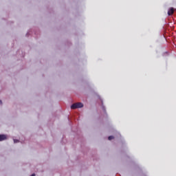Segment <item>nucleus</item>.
I'll return each instance as SVG.
<instances>
[{
	"label": "nucleus",
	"instance_id": "nucleus-1",
	"mask_svg": "<svg viewBox=\"0 0 176 176\" xmlns=\"http://www.w3.org/2000/svg\"><path fill=\"white\" fill-rule=\"evenodd\" d=\"M78 108H83V103L82 102L74 103L71 106V109H76Z\"/></svg>",
	"mask_w": 176,
	"mask_h": 176
},
{
	"label": "nucleus",
	"instance_id": "nucleus-2",
	"mask_svg": "<svg viewBox=\"0 0 176 176\" xmlns=\"http://www.w3.org/2000/svg\"><path fill=\"white\" fill-rule=\"evenodd\" d=\"M173 14H174V8H170L168 11V16H173Z\"/></svg>",
	"mask_w": 176,
	"mask_h": 176
},
{
	"label": "nucleus",
	"instance_id": "nucleus-3",
	"mask_svg": "<svg viewBox=\"0 0 176 176\" xmlns=\"http://www.w3.org/2000/svg\"><path fill=\"white\" fill-rule=\"evenodd\" d=\"M5 140H6V135H0V141H5Z\"/></svg>",
	"mask_w": 176,
	"mask_h": 176
},
{
	"label": "nucleus",
	"instance_id": "nucleus-4",
	"mask_svg": "<svg viewBox=\"0 0 176 176\" xmlns=\"http://www.w3.org/2000/svg\"><path fill=\"white\" fill-rule=\"evenodd\" d=\"M113 138H115L113 135H111V136H109L108 140L111 141V140H113Z\"/></svg>",
	"mask_w": 176,
	"mask_h": 176
},
{
	"label": "nucleus",
	"instance_id": "nucleus-5",
	"mask_svg": "<svg viewBox=\"0 0 176 176\" xmlns=\"http://www.w3.org/2000/svg\"><path fill=\"white\" fill-rule=\"evenodd\" d=\"M14 144H16V143L19 142V140H14Z\"/></svg>",
	"mask_w": 176,
	"mask_h": 176
},
{
	"label": "nucleus",
	"instance_id": "nucleus-6",
	"mask_svg": "<svg viewBox=\"0 0 176 176\" xmlns=\"http://www.w3.org/2000/svg\"><path fill=\"white\" fill-rule=\"evenodd\" d=\"M30 176H35V173H33L32 175H30Z\"/></svg>",
	"mask_w": 176,
	"mask_h": 176
},
{
	"label": "nucleus",
	"instance_id": "nucleus-7",
	"mask_svg": "<svg viewBox=\"0 0 176 176\" xmlns=\"http://www.w3.org/2000/svg\"><path fill=\"white\" fill-rule=\"evenodd\" d=\"M0 104H2V100H0Z\"/></svg>",
	"mask_w": 176,
	"mask_h": 176
}]
</instances>
